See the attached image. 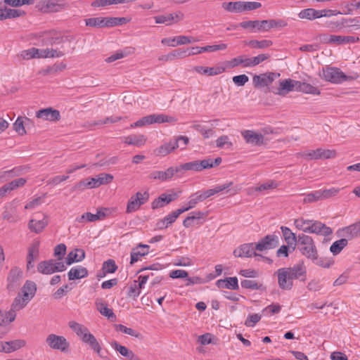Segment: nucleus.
I'll return each instance as SVG.
<instances>
[{
	"instance_id": "nucleus-32",
	"label": "nucleus",
	"mask_w": 360,
	"mask_h": 360,
	"mask_svg": "<svg viewBox=\"0 0 360 360\" xmlns=\"http://www.w3.org/2000/svg\"><path fill=\"white\" fill-rule=\"evenodd\" d=\"M284 239L289 247H292V250L296 248L297 243V238L296 235L291 231V230L286 226L281 227Z\"/></svg>"
},
{
	"instance_id": "nucleus-27",
	"label": "nucleus",
	"mask_w": 360,
	"mask_h": 360,
	"mask_svg": "<svg viewBox=\"0 0 360 360\" xmlns=\"http://www.w3.org/2000/svg\"><path fill=\"white\" fill-rule=\"evenodd\" d=\"M39 243L35 242L28 249L27 256V269L28 270L34 267L33 262L39 256Z\"/></svg>"
},
{
	"instance_id": "nucleus-11",
	"label": "nucleus",
	"mask_w": 360,
	"mask_h": 360,
	"mask_svg": "<svg viewBox=\"0 0 360 360\" xmlns=\"http://www.w3.org/2000/svg\"><path fill=\"white\" fill-rule=\"evenodd\" d=\"M279 245V238L276 235H266L262 238L257 244L255 249L258 251H264L276 248Z\"/></svg>"
},
{
	"instance_id": "nucleus-21",
	"label": "nucleus",
	"mask_w": 360,
	"mask_h": 360,
	"mask_svg": "<svg viewBox=\"0 0 360 360\" xmlns=\"http://www.w3.org/2000/svg\"><path fill=\"white\" fill-rule=\"evenodd\" d=\"M149 245L143 244H139L137 247L134 248L131 252L130 264H134L140 259V257L148 255L149 252Z\"/></svg>"
},
{
	"instance_id": "nucleus-8",
	"label": "nucleus",
	"mask_w": 360,
	"mask_h": 360,
	"mask_svg": "<svg viewBox=\"0 0 360 360\" xmlns=\"http://www.w3.org/2000/svg\"><path fill=\"white\" fill-rule=\"evenodd\" d=\"M148 198L149 194L147 192H137L129 200L126 212L129 214L137 211L142 205L148 201Z\"/></svg>"
},
{
	"instance_id": "nucleus-55",
	"label": "nucleus",
	"mask_w": 360,
	"mask_h": 360,
	"mask_svg": "<svg viewBox=\"0 0 360 360\" xmlns=\"http://www.w3.org/2000/svg\"><path fill=\"white\" fill-rule=\"evenodd\" d=\"M267 31L272 28H281L286 27L288 23L282 19H270L266 20Z\"/></svg>"
},
{
	"instance_id": "nucleus-47",
	"label": "nucleus",
	"mask_w": 360,
	"mask_h": 360,
	"mask_svg": "<svg viewBox=\"0 0 360 360\" xmlns=\"http://www.w3.org/2000/svg\"><path fill=\"white\" fill-rule=\"evenodd\" d=\"M152 117V124L153 123H164V122H175L176 119L174 117L166 115L164 114H153L150 115Z\"/></svg>"
},
{
	"instance_id": "nucleus-7",
	"label": "nucleus",
	"mask_w": 360,
	"mask_h": 360,
	"mask_svg": "<svg viewBox=\"0 0 360 360\" xmlns=\"http://www.w3.org/2000/svg\"><path fill=\"white\" fill-rule=\"evenodd\" d=\"M68 326L85 344L89 345L96 339L94 335L89 332V329L81 323L71 321L68 323Z\"/></svg>"
},
{
	"instance_id": "nucleus-28",
	"label": "nucleus",
	"mask_w": 360,
	"mask_h": 360,
	"mask_svg": "<svg viewBox=\"0 0 360 360\" xmlns=\"http://www.w3.org/2000/svg\"><path fill=\"white\" fill-rule=\"evenodd\" d=\"M68 275L70 281L83 278L88 276V270L82 266H77L71 268Z\"/></svg>"
},
{
	"instance_id": "nucleus-18",
	"label": "nucleus",
	"mask_w": 360,
	"mask_h": 360,
	"mask_svg": "<svg viewBox=\"0 0 360 360\" xmlns=\"http://www.w3.org/2000/svg\"><path fill=\"white\" fill-rule=\"evenodd\" d=\"M18 203V202L14 200L6 207L5 210L2 214L4 219H6L9 222H16L20 219V217L17 214Z\"/></svg>"
},
{
	"instance_id": "nucleus-16",
	"label": "nucleus",
	"mask_w": 360,
	"mask_h": 360,
	"mask_svg": "<svg viewBox=\"0 0 360 360\" xmlns=\"http://www.w3.org/2000/svg\"><path fill=\"white\" fill-rule=\"evenodd\" d=\"M297 81L286 79L280 81L279 86L276 89V90H273V93L280 96H285L290 91H292L294 88L297 90Z\"/></svg>"
},
{
	"instance_id": "nucleus-15",
	"label": "nucleus",
	"mask_w": 360,
	"mask_h": 360,
	"mask_svg": "<svg viewBox=\"0 0 360 360\" xmlns=\"http://www.w3.org/2000/svg\"><path fill=\"white\" fill-rule=\"evenodd\" d=\"M241 134L248 143L253 146H261L265 143L264 137L260 133L252 130H245L241 132Z\"/></svg>"
},
{
	"instance_id": "nucleus-45",
	"label": "nucleus",
	"mask_w": 360,
	"mask_h": 360,
	"mask_svg": "<svg viewBox=\"0 0 360 360\" xmlns=\"http://www.w3.org/2000/svg\"><path fill=\"white\" fill-rule=\"evenodd\" d=\"M16 310L13 307L4 314H1V316L0 326H6L14 321L16 317Z\"/></svg>"
},
{
	"instance_id": "nucleus-50",
	"label": "nucleus",
	"mask_w": 360,
	"mask_h": 360,
	"mask_svg": "<svg viewBox=\"0 0 360 360\" xmlns=\"http://www.w3.org/2000/svg\"><path fill=\"white\" fill-rule=\"evenodd\" d=\"M86 26L91 27H105V18L97 17L85 19Z\"/></svg>"
},
{
	"instance_id": "nucleus-9",
	"label": "nucleus",
	"mask_w": 360,
	"mask_h": 360,
	"mask_svg": "<svg viewBox=\"0 0 360 360\" xmlns=\"http://www.w3.org/2000/svg\"><path fill=\"white\" fill-rule=\"evenodd\" d=\"M255 250V245L254 243H245L233 251V255L236 257H251L253 256L257 260H259V258H264L260 254L257 253Z\"/></svg>"
},
{
	"instance_id": "nucleus-38",
	"label": "nucleus",
	"mask_w": 360,
	"mask_h": 360,
	"mask_svg": "<svg viewBox=\"0 0 360 360\" xmlns=\"http://www.w3.org/2000/svg\"><path fill=\"white\" fill-rule=\"evenodd\" d=\"M26 344L24 340H15L8 342H4V352L11 353L23 347Z\"/></svg>"
},
{
	"instance_id": "nucleus-52",
	"label": "nucleus",
	"mask_w": 360,
	"mask_h": 360,
	"mask_svg": "<svg viewBox=\"0 0 360 360\" xmlns=\"http://www.w3.org/2000/svg\"><path fill=\"white\" fill-rule=\"evenodd\" d=\"M246 44L253 49H264L271 46L273 43L271 40L264 39L262 41H258L253 39L250 40Z\"/></svg>"
},
{
	"instance_id": "nucleus-33",
	"label": "nucleus",
	"mask_w": 360,
	"mask_h": 360,
	"mask_svg": "<svg viewBox=\"0 0 360 360\" xmlns=\"http://www.w3.org/2000/svg\"><path fill=\"white\" fill-rule=\"evenodd\" d=\"M111 346L116 351L119 352L122 356L127 357L129 360H136L138 358V356L132 351L129 350L125 346L120 345L116 341L112 342Z\"/></svg>"
},
{
	"instance_id": "nucleus-35",
	"label": "nucleus",
	"mask_w": 360,
	"mask_h": 360,
	"mask_svg": "<svg viewBox=\"0 0 360 360\" xmlns=\"http://www.w3.org/2000/svg\"><path fill=\"white\" fill-rule=\"evenodd\" d=\"M37 291V286L34 282L27 281L21 289V295L31 300Z\"/></svg>"
},
{
	"instance_id": "nucleus-5",
	"label": "nucleus",
	"mask_w": 360,
	"mask_h": 360,
	"mask_svg": "<svg viewBox=\"0 0 360 360\" xmlns=\"http://www.w3.org/2000/svg\"><path fill=\"white\" fill-rule=\"evenodd\" d=\"M43 45L58 46L69 41L68 37L63 35L55 30L44 32L41 36Z\"/></svg>"
},
{
	"instance_id": "nucleus-19",
	"label": "nucleus",
	"mask_w": 360,
	"mask_h": 360,
	"mask_svg": "<svg viewBox=\"0 0 360 360\" xmlns=\"http://www.w3.org/2000/svg\"><path fill=\"white\" fill-rule=\"evenodd\" d=\"M308 233L328 236L333 233V231L325 224L319 221L311 220Z\"/></svg>"
},
{
	"instance_id": "nucleus-54",
	"label": "nucleus",
	"mask_w": 360,
	"mask_h": 360,
	"mask_svg": "<svg viewBox=\"0 0 360 360\" xmlns=\"http://www.w3.org/2000/svg\"><path fill=\"white\" fill-rule=\"evenodd\" d=\"M201 198L200 192H197L195 193L192 194L189 197V201L188 202V206L186 207V209H183L184 212H185L195 207L198 202L203 201L202 198Z\"/></svg>"
},
{
	"instance_id": "nucleus-53",
	"label": "nucleus",
	"mask_w": 360,
	"mask_h": 360,
	"mask_svg": "<svg viewBox=\"0 0 360 360\" xmlns=\"http://www.w3.org/2000/svg\"><path fill=\"white\" fill-rule=\"evenodd\" d=\"M155 23L157 24H165L167 25H172L174 20V16L172 13L167 15H157L154 17Z\"/></svg>"
},
{
	"instance_id": "nucleus-14",
	"label": "nucleus",
	"mask_w": 360,
	"mask_h": 360,
	"mask_svg": "<svg viewBox=\"0 0 360 360\" xmlns=\"http://www.w3.org/2000/svg\"><path fill=\"white\" fill-rule=\"evenodd\" d=\"M22 270L17 267H15L10 271L7 278V288L9 290L13 291L20 285L22 279Z\"/></svg>"
},
{
	"instance_id": "nucleus-51",
	"label": "nucleus",
	"mask_w": 360,
	"mask_h": 360,
	"mask_svg": "<svg viewBox=\"0 0 360 360\" xmlns=\"http://www.w3.org/2000/svg\"><path fill=\"white\" fill-rule=\"evenodd\" d=\"M117 266L113 259H109L103 264L102 271H103V276L107 274H112L116 271Z\"/></svg>"
},
{
	"instance_id": "nucleus-63",
	"label": "nucleus",
	"mask_w": 360,
	"mask_h": 360,
	"mask_svg": "<svg viewBox=\"0 0 360 360\" xmlns=\"http://www.w3.org/2000/svg\"><path fill=\"white\" fill-rule=\"evenodd\" d=\"M184 212V210L178 209L172 212V213L169 214L168 215L165 216L163 219H165L166 225L169 226L172 224H173L179 217V216Z\"/></svg>"
},
{
	"instance_id": "nucleus-3",
	"label": "nucleus",
	"mask_w": 360,
	"mask_h": 360,
	"mask_svg": "<svg viewBox=\"0 0 360 360\" xmlns=\"http://www.w3.org/2000/svg\"><path fill=\"white\" fill-rule=\"evenodd\" d=\"M297 245L300 252L308 259H316L317 249L312 238L304 233L297 238Z\"/></svg>"
},
{
	"instance_id": "nucleus-49",
	"label": "nucleus",
	"mask_w": 360,
	"mask_h": 360,
	"mask_svg": "<svg viewBox=\"0 0 360 360\" xmlns=\"http://www.w3.org/2000/svg\"><path fill=\"white\" fill-rule=\"evenodd\" d=\"M242 288L250 290H264L265 288L262 283H258L254 280H243L240 283Z\"/></svg>"
},
{
	"instance_id": "nucleus-59",
	"label": "nucleus",
	"mask_w": 360,
	"mask_h": 360,
	"mask_svg": "<svg viewBox=\"0 0 360 360\" xmlns=\"http://www.w3.org/2000/svg\"><path fill=\"white\" fill-rule=\"evenodd\" d=\"M115 328L117 331H120L123 333L129 335L131 336H134L136 338H139L141 336V334L136 332L135 330L131 328H127V326L122 324H116L115 326Z\"/></svg>"
},
{
	"instance_id": "nucleus-56",
	"label": "nucleus",
	"mask_w": 360,
	"mask_h": 360,
	"mask_svg": "<svg viewBox=\"0 0 360 360\" xmlns=\"http://www.w3.org/2000/svg\"><path fill=\"white\" fill-rule=\"evenodd\" d=\"M311 220L304 219L303 218H300L295 219L294 224L300 230H302L304 232H307L309 231V226Z\"/></svg>"
},
{
	"instance_id": "nucleus-60",
	"label": "nucleus",
	"mask_w": 360,
	"mask_h": 360,
	"mask_svg": "<svg viewBox=\"0 0 360 360\" xmlns=\"http://www.w3.org/2000/svg\"><path fill=\"white\" fill-rule=\"evenodd\" d=\"M25 121L18 117L13 124V129L20 136L26 134Z\"/></svg>"
},
{
	"instance_id": "nucleus-42",
	"label": "nucleus",
	"mask_w": 360,
	"mask_h": 360,
	"mask_svg": "<svg viewBox=\"0 0 360 360\" xmlns=\"http://www.w3.org/2000/svg\"><path fill=\"white\" fill-rule=\"evenodd\" d=\"M146 139L144 135H131L125 138L124 143L128 145L140 146L146 143Z\"/></svg>"
},
{
	"instance_id": "nucleus-34",
	"label": "nucleus",
	"mask_w": 360,
	"mask_h": 360,
	"mask_svg": "<svg viewBox=\"0 0 360 360\" xmlns=\"http://www.w3.org/2000/svg\"><path fill=\"white\" fill-rule=\"evenodd\" d=\"M341 25L348 29L347 32L357 31L360 30V18H342Z\"/></svg>"
},
{
	"instance_id": "nucleus-23",
	"label": "nucleus",
	"mask_w": 360,
	"mask_h": 360,
	"mask_svg": "<svg viewBox=\"0 0 360 360\" xmlns=\"http://www.w3.org/2000/svg\"><path fill=\"white\" fill-rule=\"evenodd\" d=\"M181 147L180 144H178V141H171L168 143H165L155 150V153L160 156H166L172 151Z\"/></svg>"
},
{
	"instance_id": "nucleus-39",
	"label": "nucleus",
	"mask_w": 360,
	"mask_h": 360,
	"mask_svg": "<svg viewBox=\"0 0 360 360\" xmlns=\"http://www.w3.org/2000/svg\"><path fill=\"white\" fill-rule=\"evenodd\" d=\"M96 304L97 309L103 316L107 317L108 319H110L111 321H115L116 319V316L114 314L112 309L108 308L105 303L96 301Z\"/></svg>"
},
{
	"instance_id": "nucleus-6",
	"label": "nucleus",
	"mask_w": 360,
	"mask_h": 360,
	"mask_svg": "<svg viewBox=\"0 0 360 360\" xmlns=\"http://www.w3.org/2000/svg\"><path fill=\"white\" fill-rule=\"evenodd\" d=\"M46 342L53 349L59 350L64 353L69 351L70 343L63 336L50 334L47 336Z\"/></svg>"
},
{
	"instance_id": "nucleus-48",
	"label": "nucleus",
	"mask_w": 360,
	"mask_h": 360,
	"mask_svg": "<svg viewBox=\"0 0 360 360\" xmlns=\"http://www.w3.org/2000/svg\"><path fill=\"white\" fill-rule=\"evenodd\" d=\"M348 240L347 238H341L335 241L330 246V250L334 255L339 254L342 250L347 246Z\"/></svg>"
},
{
	"instance_id": "nucleus-1",
	"label": "nucleus",
	"mask_w": 360,
	"mask_h": 360,
	"mask_svg": "<svg viewBox=\"0 0 360 360\" xmlns=\"http://www.w3.org/2000/svg\"><path fill=\"white\" fill-rule=\"evenodd\" d=\"M276 274L279 288L282 290H290L293 286V279L305 280L307 271L303 262H301L292 267L281 268Z\"/></svg>"
},
{
	"instance_id": "nucleus-4",
	"label": "nucleus",
	"mask_w": 360,
	"mask_h": 360,
	"mask_svg": "<svg viewBox=\"0 0 360 360\" xmlns=\"http://www.w3.org/2000/svg\"><path fill=\"white\" fill-rule=\"evenodd\" d=\"M322 77L332 83H342L347 80H352L354 77L346 75L340 68L326 67L323 68Z\"/></svg>"
},
{
	"instance_id": "nucleus-61",
	"label": "nucleus",
	"mask_w": 360,
	"mask_h": 360,
	"mask_svg": "<svg viewBox=\"0 0 360 360\" xmlns=\"http://www.w3.org/2000/svg\"><path fill=\"white\" fill-rule=\"evenodd\" d=\"M193 127L198 131H199L205 139H208L214 135V131L212 129H207L205 126L200 124H195Z\"/></svg>"
},
{
	"instance_id": "nucleus-10",
	"label": "nucleus",
	"mask_w": 360,
	"mask_h": 360,
	"mask_svg": "<svg viewBox=\"0 0 360 360\" xmlns=\"http://www.w3.org/2000/svg\"><path fill=\"white\" fill-rule=\"evenodd\" d=\"M48 225L46 216L40 212L34 214V218L31 219L28 223L29 229L35 233H41Z\"/></svg>"
},
{
	"instance_id": "nucleus-40",
	"label": "nucleus",
	"mask_w": 360,
	"mask_h": 360,
	"mask_svg": "<svg viewBox=\"0 0 360 360\" xmlns=\"http://www.w3.org/2000/svg\"><path fill=\"white\" fill-rule=\"evenodd\" d=\"M37 271L43 274H52L55 273L53 268V259L45 260L37 265Z\"/></svg>"
},
{
	"instance_id": "nucleus-64",
	"label": "nucleus",
	"mask_w": 360,
	"mask_h": 360,
	"mask_svg": "<svg viewBox=\"0 0 360 360\" xmlns=\"http://www.w3.org/2000/svg\"><path fill=\"white\" fill-rule=\"evenodd\" d=\"M173 60L177 59V58H184L187 56H193V53H191V51H189V49H178L172 51L171 52Z\"/></svg>"
},
{
	"instance_id": "nucleus-37",
	"label": "nucleus",
	"mask_w": 360,
	"mask_h": 360,
	"mask_svg": "<svg viewBox=\"0 0 360 360\" xmlns=\"http://www.w3.org/2000/svg\"><path fill=\"white\" fill-rule=\"evenodd\" d=\"M243 5L241 1H230L222 3L221 7L228 12L238 13L243 12Z\"/></svg>"
},
{
	"instance_id": "nucleus-13",
	"label": "nucleus",
	"mask_w": 360,
	"mask_h": 360,
	"mask_svg": "<svg viewBox=\"0 0 360 360\" xmlns=\"http://www.w3.org/2000/svg\"><path fill=\"white\" fill-rule=\"evenodd\" d=\"M279 76L280 74H276L274 72L260 74L253 77L252 82L255 88H260L270 85L274 79Z\"/></svg>"
},
{
	"instance_id": "nucleus-26",
	"label": "nucleus",
	"mask_w": 360,
	"mask_h": 360,
	"mask_svg": "<svg viewBox=\"0 0 360 360\" xmlns=\"http://www.w3.org/2000/svg\"><path fill=\"white\" fill-rule=\"evenodd\" d=\"M216 285L220 288H227L230 290H238L239 285L236 277H229L225 279H219L216 282Z\"/></svg>"
},
{
	"instance_id": "nucleus-29",
	"label": "nucleus",
	"mask_w": 360,
	"mask_h": 360,
	"mask_svg": "<svg viewBox=\"0 0 360 360\" xmlns=\"http://www.w3.org/2000/svg\"><path fill=\"white\" fill-rule=\"evenodd\" d=\"M323 11L316 10L314 8H305L302 10L298 13V17L301 19H307L309 20H313L317 18H321L322 13Z\"/></svg>"
},
{
	"instance_id": "nucleus-44",
	"label": "nucleus",
	"mask_w": 360,
	"mask_h": 360,
	"mask_svg": "<svg viewBox=\"0 0 360 360\" xmlns=\"http://www.w3.org/2000/svg\"><path fill=\"white\" fill-rule=\"evenodd\" d=\"M170 202L171 199L168 198L167 193H162L152 202L151 207L152 209L155 210L162 207Z\"/></svg>"
},
{
	"instance_id": "nucleus-22",
	"label": "nucleus",
	"mask_w": 360,
	"mask_h": 360,
	"mask_svg": "<svg viewBox=\"0 0 360 360\" xmlns=\"http://www.w3.org/2000/svg\"><path fill=\"white\" fill-rule=\"evenodd\" d=\"M226 68L223 66L216 67H204V66H195L194 70L200 74L206 75L208 76H214L219 75L225 71Z\"/></svg>"
},
{
	"instance_id": "nucleus-25",
	"label": "nucleus",
	"mask_w": 360,
	"mask_h": 360,
	"mask_svg": "<svg viewBox=\"0 0 360 360\" xmlns=\"http://www.w3.org/2000/svg\"><path fill=\"white\" fill-rule=\"evenodd\" d=\"M113 179V176L109 174H101L97 177H93L89 179L91 184V188H98L101 185L108 184L110 183Z\"/></svg>"
},
{
	"instance_id": "nucleus-57",
	"label": "nucleus",
	"mask_w": 360,
	"mask_h": 360,
	"mask_svg": "<svg viewBox=\"0 0 360 360\" xmlns=\"http://www.w3.org/2000/svg\"><path fill=\"white\" fill-rule=\"evenodd\" d=\"M319 200H322L321 190L315 191L306 195L303 199L304 203H311Z\"/></svg>"
},
{
	"instance_id": "nucleus-12",
	"label": "nucleus",
	"mask_w": 360,
	"mask_h": 360,
	"mask_svg": "<svg viewBox=\"0 0 360 360\" xmlns=\"http://www.w3.org/2000/svg\"><path fill=\"white\" fill-rule=\"evenodd\" d=\"M266 20L243 21L238 26L243 29L248 30L250 32H267Z\"/></svg>"
},
{
	"instance_id": "nucleus-58",
	"label": "nucleus",
	"mask_w": 360,
	"mask_h": 360,
	"mask_svg": "<svg viewBox=\"0 0 360 360\" xmlns=\"http://www.w3.org/2000/svg\"><path fill=\"white\" fill-rule=\"evenodd\" d=\"M75 221L80 224L98 221V217L91 212H85L80 217L76 218Z\"/></svg>"
},
{
	"instance_id": "nucleus-2",
	"label": "nucleus",
	"mask_w": 360,
	"mask_h": 360,
	"mask_svg": "<svg viewBox=\"0 0 360 360\" xmlns=\"http://www.w3.org/2000/svg\"><path fill=\"white\" fill-rule=\"evenodd\" d=\"M222 159L220 157L214 160L211 158L204 159L202 160H195L180 165L181 170L201 172L203 169H210L219 165Z\"/></svg>"
},
{
	"instance_id": "nucleus-20",
	"label": "nucleus",
	"mask_w": 360,
	"mask_h": 360,
	"mask_svg": "<svg viewBox=\"0 0 360 360\" xmlns=\"http://www.w3.org/2000/svg\"><path fill=\"white\" fill-rule=\"evenodd\" d=\"M309 82L312 81L311 78L309 76L307 77V79H304L303 81H297V91L304 94L319 95L321 94L320 90L318 89V87L309 84Z\"/></svg>"
},
{
	"instance_id": "nucleus-62",
	"label": "nucleus",
	"mask_w": 360,
	"mask_h": 360,
	"mask_svg": "<svg viewBox=\"0 0 360 360\" xmlns=\"http://www.w3.org/2000/svg\"><path fill=\"white\" fill-rule=\"evenodd\" d=\"M316 265L323 268H329L333 264V260L328 258L319 257V255H316V259H310Z\"/></svg>"
},
{
	"instance_id": "nucleus-43",
	"label": "nucleus",
	"mask_w": 360,
	"mask_h": 360,
	"mask_svg": "<svg viewBox=\"0 0 360 360\" xmlns=\"http://www.w3.org/2000/svg\"><path fill=\"white\" fill-rule=\"evenodd\" d=\"M30 300L28 298L25 297L21 295V293H18L17 297L14 299L11 307H13L16 311H20L23 309L29 302Z\"/></svg>"
},
{
	"instance_id": "nucleus-41",
	"label": "nucleus",
	"mask_w": 360,
	"mask_h": 360,
	"mask_svg": "<svg viewBox=\"0 0 360 360\" xmlns=\"http://www.w3.org/2000/svg\"><path fill=\"white\" fill-rule=\"evenodd\" d=\"M230 68H235L240 65H242L243 68L250 67V58H247L245 56H240L233 58L231 60L228 62Z\"/></svg>"
},
{
	"instance_id": "nucleus-46",
	"label": "nucleus",
	"mask_w": 360,
	"mask_h": 360,
	"mask_svg": "<svg viewBox=\"0 0 360 360\" xmlns=\"http://www.w3.org/2000/svg\"><path fill=\"white\" fill-rule=\"evenodd\" d=\"M359 41L358 37L335 35L334 44L341 45L345 44H354Z\"/></svg>"
},
{
	"instance_id": "nucleus-24",
	"label": "nucleus",
	"mask_w": 360,
	"mask_h": 360,
	"mask_svg": "<svg viewBox=\"0 0 360 360\" xmlns=\"http://www.w3.org/2000/svg\"><path fill=\"white\" fill-rule=\"evenodd\" d=\"M342 236L347 238L360 236V220L342 229Z\"/></svg>"
},
{
	"instance_id": "nucleus-30",
	"label": "nucleus",
	"mask_w": 360,
	"mask_h": 360,
	"mask_svg": "<svg viewBox=\"0 0 360 360\" xmlns=\"http://www.w3.org/2000/svg\"><path fill=\"white\" fill-rule=\"evenodd\" d=\"M227 48V45L226 44H214V45H209L203 47H192L191 53L193 55L199 54L205 51L213 52L218 50H224Z\"/></svg>"
},
{
	"instance_id": "nucleus-36",
	"label": "nucleus",
	"mask_w": 360,
	"mask_h": 360,
	"mask_svg": "<svg viewBox=\"0 0 360 360\" xmlns=\"http://www.w3.org/2000/svg\"><path fill=\"white\" fill-rule=\"evenodd\" d=\"M232 185H233V182L230 181V182L226 183V184H222V185L217 186L214 188L205 191L204 192L200 193V195H201V198H202V200H205L207 198H210V197H211V196H212V195H215V194H217V193H218L219 192H221V191H224L226 188H229Z\"/></svg>"
},
{
	"instance_id": "nucleus-17",
	"label": "nucleus",
	"mask_w": 360,
	"mask_h": 360,
	"mask_svg": "<svg viewBox=\"0 0 360 360\" xmlns=\"http://www.w3.org/2000/svg\"><path fill=\"white\" fill-rule=\"evenodd\" d=\"M36 117L50 122H56L60 119V112L51 108H44L37 111Z\"/></svg>"
},
{
	"instance_id": "nucleus-31",
	"label": "nucleus",
	"mask_w": 360,
	"mask_h": 360,
	"mask_svg": "<svg viewBox=\"0 0 360 360\" xmlns=\"http://www.w3.org/2000/svg\"><path fill=\"white\" fill-rule=\"evenodd\" d=\"M85 258V252L82 249H75L70 252L65 258L67 265L76 262H81Z\"/></svg>"
}]
</instances>
